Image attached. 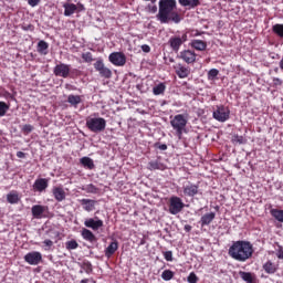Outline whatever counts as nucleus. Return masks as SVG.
Masks as SVG:
<instances>
[{"label": "nucleus", "instance_id": "f257e3e1", "mask_svg": "<svg viewBox=\"0 0 283 283\" xmlns=\"http://www.w3.org/2000/svg\"><path fill=\"white\" fill-rule=\"evenodd\" d=\"M157 19L160 23H180L182 19L180 13L176 11V0H160Z\"/></svg>", "mask_w": 283, "mask_h": 283}, {"label": "nucleus", "instance_id": "f03ea898", "mask_svg": "<svg viewBox=\"0 0 283 283\" xmlns=\"http://www.w3.org/2000/svg\"><path fill=\"white\" fill-rule=\"evenodd\" d=\"M228 253L237 262H247L253 258V244L249 241H235L229 248Z\"/></svg>", "mask_w": 283, "mask_h": 283}, {"label": "nucleus", "instance_id": "7ed1b4c3", "mask_svg": "<svg viewBox=\"0 0 283 283\" xmlns=\"http://www.w3.org/2000/svg\"><path fill=\"white\" fill-rule=\"evenodd\" d=\"M86 127L90 132H93V134H101V132H105L107 120L103 117H87Z\"/></svg>", "mask_w": 283, "mask_h": 283}, {"label": "nucleus", "instance_id": "20e7f679", "mask_svg": "<svg viewBox=\"0 0 283 283\" xmlns=\"http://www.w3.org/2000/svg\"><path fill=\"white\" fill-rule=\"evenodd\" d=\"M170 125L176 130L177 137L180 140V138H182V133L187 127V118H185V115L182 114L176 115L174 119L170 120Z\"/></svg>", "mask_w": 283, "mask_h": 283}, {"label": "nucleus", "instance_id": "39448f33", "mask_svg": "<svg viewBox=\"0 0 283 283\" xmlns=\"http://www.w3.org/2000/svg\"><path fill=\"white\" fill-rule=\"evenodd\" d=\"M182 209H185V202H182V199L179 197H171L169 200V213H171V216H178Z\"/></svg>", "mask_w": 283, "mask_h": 283}, {"label": "nucleus", "instance_id": "423d86ee", "mask_svg": "<svg viewBox=\"0 0 283 283\" xmlns=\"http://www.w3.org/2000/svg\"><path fill=\"white\" fill-rule=\"evenodd\" d=\"M229 108L224 106H218L217 109L213 112V118L216 120H219V123H224L226 120H229Z\"/></svg>", "mask_w": 283, "mask_h": 283}, {"label": "nucleus", "instance_id": "0eeeda50", "mask_svg": "<svg viewBox=\"0 0 283 283\" xmlns=\"http://www.w3.org/2000/svg\"><path fill=\"white\" fill-rule=\"evenodd\" d=\"M43 260V255H41V252H29L24 255V262H28V264H31L33 266H36Z\"/></svg>", "mask_w": 283, "mask_h": 283}, {"label": "nucleus", "instance_id": "6e6552de", "mask_svg": "<svg viewBox=\"0 0 283 283\" xmlns=\"http://www.w3.org/2000/svg\"><path fill=\"white\" fill-rule=\"evenodd\" d=\"M109 61L113 63V65L123 66L125 63H127V59L125 57V54L120 52H114L109 55Z\"/></svg>", "mask_w": 283, "mask_h": 283}, {"label": "nucleus", "instance_id": "1a4fd4ad", "mask_svg": "<svg viewBox=\"0 0 283 283\" xmlns=\"http://www.w3.org/2000/svg\"><path fill=\"white\" fill-rule=\"evenodd\" d=\"M55 76H62V78H67L70 76V65L57 64L53 70Z\"/></svg>", "mask_w": 283, "mask_h": 283}, {"label": "nucleus", "instance_id": "9d476101", "mask_svg": "<svg viewBox=\"0 0 283 283\" xmlns=\"http://www.w3.org/2000/svg\"><path fill=\"white\" fill-rule=\"evenodd\" d=\"M85 227H87V229H92L93 231H98L101 229V227H103V220H95V219H86L84 221Z\"/></svg>", "mask_w": 283, "mask_h": 283}, {"label": "nucleus", "instance_id": "9b49d317", "mask_svg": "<svg viewBox=\"0 0 283 283\" xmlns=\"http://www.w3.org/2000/svg\"><path fill=\"white\" fill-rule=\"evenodd\" d=\"M186 39H187V35H184L182 39L181 38H170L169 44H170V48L174 50V52H178V50H180V45H182V43H185Z\"/></svg>", "mask_w": 283, "mask_h": 283}, {"label": "nucleus", "instance_id": "f8f14e48", "mask_svg": "<svg viewBox=\"0 0 283 283\" xmlns=\"http://www.w3.org/2000/svg\"><path fill=\"white\" fill-rule=\"evenodd\" d=\"M180 59H182V61L188 64L196 63V53L190 50L182 51L180 53Z\"/></svg>", "mask_w": 283, "mask_h": 283}, {"label": "nucleus", "instance_id": "ddd939ff", "mask_svg": "<svg viewBox=\"0 0 283 283\" xmlns=\"http://www.w3.org/2000/svg\"><path fill=\"white\" fill-rule=\"evenodd\" d=\"M84 211H94L97 201L94 199H82L80 200Z\"/></svg>", "mask_w": 283, "mask_h": 283}, {"label": "nucleus", "instance_id": "4468645a", "mask_svg": "<svg viewBox=\"0 0 283 283\" xmlns=\"http://www.w3.org/2000/svg\"><path fill=\"white\" fill-rule=\"evenodd\" d=\"M184 193L185 196H188L189 198H193V196H198V186L193 184H189L184 187Z\"/></svg>", "mask_w": 283, "mask_h": 283}, {"label": "nucleus", "instance_id": "2eb2a0df", "mask_svg": "<svg viewBox=\"0 0 283 283\" xmlns=\"http://www.w3.org/2000/svg\"><path fill=\"white\" fill-rule=\"evenodd\" d=\"M148 169L150 171H156V169H159V171H165L167 169V166H165L163 163L158 160H154L148 163Z\"/></svg>", "mask_w": 283, "mask_h": 283}, {"label": "nucleus", "instance_id": "dca6fc26", "mask_svg": "<svg viewBox=\"0 0 283 283\" xmlns=\"http://www.w3.org/2000/svg\"><path fill=\"white\" fill-rule=\"evenodd\" d=\"M216 220V212H209L201 217V227H207L208 224H211Z\"/></svg>", "mask_w": 283, "mask_h": 283}, {"label": "nucleus", "instance_id": "f3484780", "mask_svg": "<svg viewBox=\"0 0 283 283\" xmlns=\"http://www.w3.org/2000/svg\"><path fill=\"white\" fill-rule=\"evenodd\" d=\"M175 70L179 78H187V76H189V69L182 66V64H177Z\"/></svg>", "mask_w": 283, "mask_h": 283}, {"label": "nucleus", "instance_id": "a211bd4d", "mask_svg": "<svg viewBox=\"0 0 283 283\" xmlns=\"http://www.w3.org/2000/svg\"><path fill=\"white\" fill-rule=\"evenodd\" d=\"M64 8V17H72V14H74V12H76L77 7L74 3H64L63 4Z\"/></svg>", "mask_w": 283, "mask_h": 283}, {"label": "nucleus", "instance_id": "6ab92c4d", "mask_svg": "<svg viewBox=\"0 0 283 283\" xmlns=\"http://www.w3.org/2000/svg\"><path fill=\"white\" fill-rule=\"evenodd\" d=\"M45 208L43 206L36 205L31 208V213L33 218H36L38 220L41 218V216H43Z\"/></svg>", "mask_w": 283, "mask_h": 283}, {"label": "nucleus", "instance_id": "aec40b11", "mask_svg": "<svg viewBox=\"0 0 283 283\" xmlns=\"http://www.w3.org/2000/svg\"><path fill=\"white\" fill-rule=\"evenodd\" d=\"M82 238H84V240H86L87 242H96L97 240L96 235H94V232L85 228L82 230Z\"/></svg>", "mask_w": 283, "mask_h": 283}, {"label": "nucleus", "instance_id": "412c9836", "mask_svg": "<svg viewBox=\"0 0 283 283\" xmlns=\"http://www.w3.org/2000/svg\"><path fill=\"white\" fill-rule=\"evenodd\" d=\"M33 188H35L36 191H45V189H48V179L35 180Z\"/></svg>", "mask_w": 283, "mask_h": 283}, {"label": "nucleus", "instance_id": "4be33fe9", "mask_svg": "<svg viewBox=\"0 0 283 283\" xmlns=\"http://www.w3.org/2000/svg\"><path fill=\"white\" fill-rule=\"evenodd\" d=\"M53 196L57 202H63L65 200V190L63 188H54Z\"/></svg>", "mask_w": 283, "mask_h": 283}, {"label": "nucleus", "instance_id": "5701e85b", "mask_svg": "<svg viewBox=\"0 0 283 283\" xmlns=\"http://www.w3.org/2000/svg\"><path fill=\"white\" fill-rule=\"evenodd\" d=\"M191 45L192 48H195V50H199V52H203V50H207V43L202 40H193Z\"/></svg>", "mask_w": 283, "mask_h": 283}, {"label": "nucleus", "instance_id": "b1692460", "mask_svg": "<svg viewBox=\"0 0 283 283\" xmlns=\"http://www.w3.org/2000/svg\"><path fill=\"white\" fill-rule=\"evenodd\" d=\"M116 251H118V242L114 241L106 248L105 255H107V258H109L111 255H114V253H116Z\"/></svg>", "mask_w": 283, "mask_h": 283}, {"label": "nucleus", "instance_id": "393cba45", "mask_svg": "<svg viewBox=\"0 0 283 283\" xmlns=\"http://www.w3.org/2000/svg\"><path fill=\"white\" fill-rule=\"evenodd\" d=\"M180 6L189 8H198L200 6V0H179Z\"/></svg>", "mask_w": 283, "mask_h": 283}, {"label": "nucleus", "instance_id": "a878e982", "mask_svg": "<svg viewBox=\"0 0 283 283\" xmlns=\"http://www.w3.org/2000/svg\"><path fill=\"white\" fill-rule=\"evenodd\" d=\"M263 269L265 271V273H269V274H273L277 271V265L274 264L273 262L271 261H268L264 265H263Z\"/></svg>", "mask_w": 283, "mask_h": 283}, {"label": "nucleus", "instance_id": "bb28decb", "mask_svg": "<svg viewBox=\"0 0 283 283\" xmlns=\"http://www.w3.org/2000/svg\"><path fill=\"white\" fill-rule=\"evenodd\" d=\"M81 165H83V167H86V169H94V160H92V158L90 157H83L80 159Z\"/></svg>", "mask_w": 283, "mask_h": 283}, {"label": "nucleus", "instance_id": "cd10ccee", "mask_svg": "<svg viewBox=\"0 0 283 283\" xmlns=\"http://www.w3.org/2000/svg\"><path fill=\"white\" fill-rule=\"evenodd\" d=\"M240 277L243 280V282L253 283V274L251 272H239Z\"/></svg>", "mask_w": 283, "mask_h": 283}, {"label": "nucleus", "instance_id": "c85d7f7f", "mask_svg": "<svg viewBox=\"0 0 283 283\" xmlns=\"http://www.w3.org/2000/svg\"><path fill=\"white\" fill-rule=\"evenodd\" d=\"M67 103L76 107V105L81 104V97L78 95H69Z\"/></svg>", "mask_w": 283, "mask_h": 283}, {"label": "nucleus", "instance_id": "c756f323", "mask_svg": "<svg viewBox=\"0 0 283 283\" xmlns=\"http://www.w3.org/2000/svg\"><path fill=\"white\" fill-rule=\"evenodd\" d=\"M166 86L163 83H159L157 86L153 88V93L155 96H160V94H165Z\"/></svg>", "mask_w": 283, "mask_h": 283}, {"label": "nucleus", "instance_id": "7c9ffc66", "mask_svg": "<svg viewBox=\"0 0 283 283\" xmlns=\"http://www.w3.org/2000/svg\"><path fill=\"white\" fill-rule=\"evenodd\" d=\"M232 143L234 145H247V138H244V136L234 135L232 137Z\"/></svg>", "mask_w": 283, "mask_h": 283}, {"label": "nucleus", "instance_id": "2f4dec72", "mask_svg": "<svg viewBox=\"0 0 283 283\" xmlns=\"http://www.w3.org/2000/svg\"><path fill=\"white\" fill-rule=\"evenodd\" d=\"M7 200L10 205H17V202H19V195L17 192H11L7 195Z\"/></svg>", "mask_w": 283, "mask_h": 283}, {"label": "nucleus", "instance_id": "473e14b6", "mask_svg": "<svg viewBox=\"0 0 283 283\" xmlns=\"http://www.w3.org/2000/svg\"><path fill=\"white\" fill-rule=\"evenodd\" d=\"M271 214L275 220H277V222H283V210L273 209L271 210Z\"/></svg>", "mask_w": 283, "mask_h": 283}, {"label": "nucleus", "instance_id": "72a5a7b5", "mask_svg": "<svg viewBox=\"0 0 283 283\" xmlns=\"http://www.w3.org/2000/svg\"><path fill=\"white\" fill-rule=\"evenodd\" d=\"M98 73L104 78H112V70L107 69L106 66L102 67L101 71H98Z\"/></svg>", "mask_w": 283, "mask_h": 283}, {"label": "nucleus", "instance_id": "f704fd0d", "mask_svg": "<svg viewBox=\"0 0 283 283\" xmlns=\"http://www.w3.org/2000/svg\"><path fill=\"white\" fill-rule=\"evenodd\" d=\"M161 277L163 280H165L166 282H169V280H174V272L171 270H165L161 273Z\"/></svg>", "mask_w": 283, "mask_h": 283}, {"label": "nucleus", "instance_id": "c9c22d12", "mask_svg": "<svg viewBox=\"0 0 283 283\" xmlns=\"http://www.w3.org/2000/svg\"><path fill=\"white\" fill-rule=\"evenodd\" d=\"M83 191H86V193H98V188H96L94 184H90L85 188H83Z\"/></svg>", "mask_w": 283, "mask_h": 283}, {"label": "nucleus", "instance_id": "e433bc0d", "mask_svg": "<svg viewBox=\"0 0 283 283\" xmlns=\"http://www.w3.org/2000/svg\"><path fill=\"white\" fill-rule=\"evenodd\" d=\"M273 32L283 39V24H275L272 28Z\"/></svg>", "mask_w": 283, "mask_h": 283}, {"label": "nucleus", "instance_id": "4c0bfd02", "mask_svg": "<svg viewBox=\"0 0 283 283\" xmlns=\"http://www.w3.org/2000/svg\"><path fill=\"white\" fill-rule=\"evenodd\" d=\"M66 249L69 251H72L74 249H78V242H76L75 240H71V241L66 242Z\"/></svg>", "mask_w": 283, "mask_h": 283}, {"label": "nucleus", "instance_id": "58836bf2", "mask_svg": "<svg viewBox=\"0 0 283 283\" xmlns=\"http://www.w3.org/2000/svg\"><path fill=\"white\" fill-rule=\"evenodd\" d=\"M218 74H220V71H218V69H212L208 72V78L209 81H213V78H216V76H218Z\"/></svg>", "mask_w": 283, "mask_h": 283}, {"label": "nucleus", "instance_id": "ea45409f", "mask_svg": "<svg viewBox=\"0 0 283 283\" xmlns=\"http://www.w3.org/2000/svg\"><path fill=\"white\" fill-rule=\"evenodd\" d=\"M8 109H10L8 104H6V102H0V116H6V112H8Z\"/></svg>", "mask_w": 283, "mask_h": 283}, {"label": "nucleus", "instance_id": "a19ab883", "mask_svg": "<svg viewBox=\"0 0 283 283\" xmlns=\"http://www.w3.org/2000/svg\"><path fill=\"white\" fill-rule=\"evenodd\" d=\"M49 45H48V42L41 40L39 43H38V50L39 52H45V50H48Z\"/></svg>", "mask_w": 283, "mask_h": 283}, {"label": "nucleus", "instance_id": "79ce46f5", "mask_svg": "<svg viewBox=\"0 0 283 283\" xmlns=\"http://www.w3.org/2000/svg\"><path fill=\"white\" fill-rule=\"evenodd\" d=\"M82 59L83 61H85V63H92V61H94L90 52L83 53Z\"/></svg>", "mask_w": 283, "mask_h": 283}, {"label": "nucleus", "instance_id": "37998d69", "mask_svg": "<svg viewBox=\"0 0 283 283\" xmlns=\"http://www.w3.org/2000/svg\"><path fill=\"white\" fill-rule=\"evenodd\" d=\"M94 67L97 72H99L102 70V67H105V64L103 63V60H99V61L95 62Z\"/></svg>", "mask_w": 283, "mask_h": 283}, {"label": "nucleus", "instance_id": "c03bdc74", "mask_svg": "<svg viewBox=\"0 0 283 283\" xmlns=\"http://www.w3.org/2000/svg\"><path fill=\"white\" fill-rule=\"evenodd\" d=\"M164 258L167 262H171V260H174V254L171 253V251H166L164 253Z\"/></svg>", "mask_w": 283, "mask_h": 283}, {"label": "nucleus", "instance_id": "a18cd8bd", "mask_svg": "<svg viewBox=\"0 0 283 283\" xmlns=\"http://www.w3.org/2000/svg\"><path fill=\"white\" fill-rule=\"evenodd\" d=\"M188 282L189 283H197L198 282V276L196 275V273H190L188 276Z\"/></svg>", "mask_w": 283, "mask_h": 283}, {"label": "nucleus", "instance_id": "49530a36", "mask_svg": "<svg viewBox=\"0 0 283 283\" xmlns=\"http://www.w3.org/2000/svg\"><path fill=\"white\" fill-rule=\"evenodd\" d=\"M32 129H34V127H32V125L25 124L22 128V132H24L25 134H30L32 132Z\"/></svg>", "mask_w": 283, "mask_h": 283}, {"label": "nucleus", "instance_id": "de8ad7c7", "mask_svg": "<svg viewBox=\"0 0 283 283\" xmlns=\"http://www.w3.org/2000/svg\"><path fill=\"white\" fill-rule=\"evenodd\" d=\"M148 12H151L153 14H156L158 12V7L155 4H149L148 6Z\"/></svg>", "mask_w": 283, "mask_h": 283}, {"label": "nucleus", "instance_id": "09e8293b", "mask_svg": "<svg viewBox=\"0 0 283 283\" xmlns=\"http://www.w3.org/2000/svg\"><path fill=\"white\" fill-rule=\"evenodd\" d=\"M28 3L31 6V8H36V6L41 3V0H28Z\"/></svg>", "mask_w": 283, "mask_h": 283}, {"label": "nucleus", "instance_id": "8fccbe9b", "mask_svg": "<svg viewBox=\"0 0 283 283\" xmlns=\"http://www.w3.org/2000/svg\"><path fill=\"white\" fill-rule=\"evenodd\" d=\"M142 50H143V52H146V53L151 52V48H149V45H147V44H143Z\"/></svg>", "mask_w": 283, "mask_h": 283}, {"label": "nucleus", "instance_id": "3c124183", "mask_svg": "<svg viewBox=\"0 0 283 283\" xmlns=\"http://www.w3.org/2000/svg\"><path fill=\"white\" fill-rule=\"evenodd\" d=\"M43 244H45V247H49V249H50V247H52V244H54V242H52V240H50V239H46V240H44Z\"/></svg>", "mask_w": 283, "mask_h": 283}, {"label": "nucleus", "instance_id": "603ef678", "mask_svg": "<svg viewBox=\"0 0 283 283\" xmlns=\"http://www.w3.org/2000/svg\"><path fill=\"white\" fill-rule=\"evenodd\" d=\"M17 157H18V158H25V153H23V151H18V153H17Z\"/></svg>", "mask_w": 283, "mask_h": 283}, {"label": "nucleus", "instance_id": "864d4df0", "mask_svg": "<svg viewBox=\"0 0 283 283\" xmlns=\"http://www.w3.org/2000/svg\"><path fill=\"white\" fill-rule=\"evenodd\" d=\"M273 81H274V85H282V80L276 77Z\"/></svg>", "mask_w": 283, "mask_h": 283}, {"label": "nucleus", "instance_id": "5fc2aeb1", "mask_svg": "<svg viewBox=\"0 0 283 283\" xmlns=\"http://www.w3.org/2000/svg\"><path fill=\"white\" fill-rule=\"evenodd\" d=\"M159 149H161V151L167 150V145H166V144L160 145V146H159Z\"/></svg>", "mask_w": 283, "mask_h": 283}, {"label": "nucleus", "instance_id": "6e6d98bb", "mask_svg": "<svg viewBox=\"0 0 283 283\" xmlns=\"http://www.w3.org/2000/svg\"><path fill=\"white\" fill-rule=\"evenodd\" d=\"M277 258H279V260H283V251L282 250L277 253Z\"/></svg>", "mask_w": 283, "mask_h": 283}, {"label": "nucleus", "instance_id": "4d7b16f0", "mask_svg": "<svg viewBox=\"0 0 283 283\" xmlns=\"http://www.w3.org/2000/svg\"><path fill=\"white\" fill-rule=\"evenodd\" d=\"M185 231H187V232L191 231V226H189V224L185 226Z\"/></svg>", "mask_w": 283, "mask_h": 283}, {"label": "nucleus", "instance_id": "13d9d810", "mask_svg": "<svg viewBox=\"0 0 283 283\" xmlns=\"http://www.w3.org/2000/svg\"><path fill=\"white\" fill-rule=\"evenodd\" d=\"M87 282H90V280H87V279H84L81 281V283H87Z\"/></svg>", "mask_w": 283, "mask_h": 283}, {"label": "nucleus", "instance_id": "bf43d9fd", "mask_svg": "<svg viewBox=\"0 0 283 283\" xmlns=\"http://www.w3.org/2000/svg\"><path fill=\"white\" fill-rule=\"evenodd\" d=\"M81 8H82V10H85V8L83 7V4H81Z\"/></svg>", "mask_w": 283, "mask_h": 283}, {"label": "nucleus", "instance_id": "052dcab7", "mask_svg": "<svg viewBox=\"0 0 283 283\" xmlns=\"http://www.w3.org/2000/svg\"><path fill=\"white\" fill-rule=\"evenodd\" d=\"M170 62L174 63V59H170Z\"/></svg>", "mask_w": 283, "mask_h": 283}]
</instances>
